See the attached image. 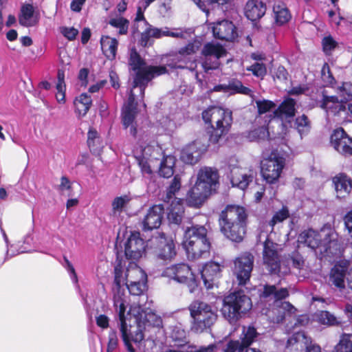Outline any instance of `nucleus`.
<instances>
[{
    "instance_id": "nucleus-63",
    "label": "nucleus",
    "mask_w": 352,
    "mask_h": 352,
    "mask_svg": "<svg viewBox=\"0 0 352 352\" xmlns=\"http://www.w3.org/2000/svg\"><path fill=\"white\" fill-rule=\"evenodd\" d=\"M109 318L104 314H99L96 316V324L102 329H107L109 326Z\"/></svg>"
},
{
    "instance_id": "nucleus-37",
    "label": "nucleus",
    "mask_w": 352,
    "mask_h": 352,
    "mask_svg": "<svg viewBox=\"0 0 352 352\" xmlns=\"http://www.w3.org/2000/svg\"><path fill=\"white\" fill-rule=\"evenodd\" d=\"M91 104L92 100L88 94L83 93L77 96L74 101V105L78 117L85 116L89 111Z\"/></svg>"
},
{
    "instance_id": "nucleus-50",
    "label": "nucleus",
    "mask_w": 352,
    "mask_h": 352,
    "mask_svg": "<svg viewBox=\"0 0 352 352\" xmlns=\"http://www.w3.org/2000/svg\"><path fill=\"white\" fill-rule=\"evenodd\" d=\"M147 280L136 281L135 283H126L124 285L126 286L129 293L134 296L141 295L146 288Z\"/></svg>"
},
{
    "instance_id": "nucleus-12",
    "label": "nucleus",
    "mask_w": 352,
    "mask_h": 352,
    "mask_svg": "<svg viewBox=\"0 0 352 352\" xmlns=\"http://www.w3.org/2000/svg\"><path fill=\"white\" fill-rule=\"evenodd\" d=\"M162 276L180 284L186 285L190 293L194 292L198 287V280L190 267L185 263H179L166 267L164 270Z\"/></svg>"
},
{
    "instance_id": "nucleus-9",
    "label": "nucleus",
    "mask_w": 352,
    "mask_h": 352,
    "mask_svg": "<svg viewBox=\"0 0 352 352\" xmlns=\"http://www.w3.org/2000/svg\"><path fill=\"white\" fill-rule=\"evenodd\" d=\"M289 296L286 288H279L276 285H265L261 295V299L270 298L274 300V307L264 314L272 320L273 322L279 323L283 320L286 312L292 313L294 307L288 302H282L281 300Z\"/></svg>"
},
{
    "instance_id": "nucleus-60",
    "label": "nucleus",
    "mask_w": 352,
    "mask_h": 352,
    "mask_svg": "<svg viewBox=\"0 0 352 352\" xmlns=\"http://www.w3.org/2000/svg\"><path fill=\"white\" fill-rule=\"evenodd\" d=\"M59 31L65 38L70 41L75 40L79 32L74 27L67 26L60 27Z\"/></svg>"
},
{
    "instance_id": "nucleus-8",
    "label": "nucleus",
    "mask_w": 352,
    "mask_h": 352,
    "mask_svg": "<svg viewBox=\"0 0 352 352\" xmlns=\"http://www.w3.org/2000/svg\"><path fill=\"white\" fill-rule=\"evenodd\" d=\"M298 243L304 244L311 250L320 249L321 253L333 254L337 250V235L331 230L322 229L318 232L312 229L302 232L298 237Z\"/></svg>"
},
{
    "instance_id": "nucleus-31",
    "label": "nucleus",
    "mask_w": 352,
    "mask_h": 352,
    "mask_svg": "<svg viewBox=\"0 0 352 352\" xmlns=\"http://www.w3.org/2000/svg\"><path fill=\"white\" fill-rule=\"evenodd\" d=\"M336 197L344 198L349 195L352 189V179L345 174H339L333 178Z\"/></svg>"
},
{
    "instance_id": "nucleus-42",
    "label": "nucleus",
    "mask_w": 352,
    "mask_h": 352,
    "mask_svg": "<svg viewBox=\"0 0 352 352\" xmlns=\"http://www.w3.org/2000/svg\"><path fill=\"white\" fill-rule=\"evenodd\" d=\"M131 200V197L127 195L115 197L111 204L113 215H120Z\"/></svg>"
},
{
    "instance_id": "nucleus-35",
    "label": "nucleus",
    "mask_w": 352,
    "mask_h": 352,
    "mask_svg": "<svg viewBox=\"0 0 352 352\" xmlns=\"http://www.w3.org/2000/svg\"><path fill=\"white\" fill-rule=\"evenodd\" d=\"M273 13L275 23L278 25L285 24L292 17L285 3L281 1H276L274 2Z\"/></svg>"
},
{
    "instance_id": "nucleus-13",
    "label": "nucleus",
    "mask_w": 352,
    "mask_h": 352,
    "mask_svg": "<svg viewBox=\"0 0 352 352\" xmlns=\"http://www.w3.org/2000/svg\"><path fill=\"white\" fill-rule=\"evenodd\" d=\"M285 165V160L278 153L272 152L261 164V175L269 184L276 183L280 177Z\"/></svg>"
},
{
    "instance_id": "nucleus-26",
    "label": "nucleus",
    "mask_w": 352,
    "mask_h": 352,
    "mask_svg": "<svg viewBox=\"0 0 352 352\" xmlns=\"http://www.w3.org/2000/svg\"><path fill=\"white\" fill-rule=\"evenodd\" d=\"M188 257L190 259L195 260L199 258H208L210 255V243L207 240L199 241L195 242H188L184 243Z\"/></svg>"
},
{
    "instance_id": "nucleus-6",
    "label": "nucleus",
    "mask_w": 352,
    "mask_h": 352,
    "mask_svg": "<svg viewBox=\"0 0 352 352\" xmlns=\"http://www.w3.org/2000/svg\"><path fill=\"white\" fill-rule=\"evenodd\" d=\"M247 214L243 207L230 205L220 214L221 231L229 239L241 242L246 232Z\"/></svg>"
},
{
    "instance_id": "nucleus-36",
    "label": "nucleus",
    "mask_w": 352,
    "mask_h": 352,
    "mask_svg": "<svg viewBox=\"0 0 352 352\" xmlns=\"http://www.w3.org/2000/svg\"><path fill=\"white\" fill-rule=\"evenodd\" d=\"M19 21L25 27H32L38 23V19L34 15V8L31 4H25L21 7Z\"/></svg>"
},
{
    "instance_id": "nucleus-33",
    "label": "nucleus",
    "mask_w": 352,
    "mask_h": 352,
    "mask_svg": "<svg viewBox=\"0 0 352 352\" xmlns=\"http://www.w3.org/2000/svg\"><path fill=\"white\" fill-rule=\"evenodd\" d=\"M347 266L342 264H336L331 269L329 275V281L337 288L342 291L345 288V277Z\"/></svg>"
},
{
    "instance_id": "nucleus-59",
    "label": "nucleus",
    "mask_w": 352,
    "mask_h": 352,
    "mask_svg": "<svg viewBox=\"0 0 352 352\" xmlns=\"http://www.w3.org/2000/svg\"><path fill=\"white\" fill-rule=\"evenodd\" d=\"M322 48L326 54H331L332 51L337 47V42L333 38L332 36H325L322 39Z\"/></svg>"
},
{
    "instance_id": "nucleus-24",
    "label": "nucleus",
    "mask_w": 352,
    "mask_h": 352,
    "mask_svg": "<svg viewBox=\"0 0 352 352\" xmlns=\"http://www.w3.org/2000/svg\"><path fill=\"white\" fill-rule=\"evenodd\" d=\"M333 148L342 155L352 154V139L349 138L342 128L336 129L331 137Z\"/></svg>"
},
{
    "instance_id": "nucleus-15",
    "label": "nucleus",
    "mask_w": 352,
    "mask_h": 352,
    "mask_svg": "<svg viewBox=\"0 0 352 352\" xmlns=\"http://www.w3.org/2000/svg\"><path fill=\"white\" fill-rule=\"evenodd\" d=\"M211 144L206 135L197 138L195 141L184 146L181 152L180 159L185 164H197L201 155L207 151Z\"/></svg>"
},
{
    "instance_id": "nucleus-46",
    "label": "nucleus",
    "mask_w": 352,
    "mask_h": 352,
    "mask_svg": "<svg viewBox=\"0 0 352 352\" xmlns=\"http://www.w3.org/2000/svg\"><path fill=\"white\" fill-rule=\"evenodd\" d=\"M87 144L90 151L94 153H99L100 151V140L96 130L90 129L87 134Z\"/></svg>"
},
{
    "instance_id": "nucleus-47",
    "label": "nucleus",
    "mask_w": 352,
    "mask_h": 352,
    "mask_svg": "<svg viewBox=\"0 0 352 352\" xmlns=\"http://www.w3.org/2000/svg\"><path fill=\"white\" fill-rule=\"evenodd\" d=\"M336 350L337 352H352V334H343Z\"/></svg>"
},
{
    "instance_id": "nucleus-64",
    "label": "nucleus",
    "mask_w": 352,
    "mask_h": 352,
    "mask_svg": "<svg viewBox=\"0 0 352 352\" xmlns=\"http://www.w3.org/2000/svg\"><path fill=\"white\" fill-rule=\"evenodd\" d=\"M287 72L283 66H279L275 72L274 78L280 81H285L287 79Z\"/></svg>"
},
{
    "instance_id": "nucleus-16",
    "label": "nucleus",
    "mask_w": 352,
    "mask_h": 352,
    "mask_svg": "<svg viewBox=\"0 0 352 352\" xmlns=\"http://www.w3.org/2000/svg\"><path fill=\"white\" fill-rule=\"evenodd\" d=\"M258 333L253 326H243L240 335V340H231L228 342L224 349V352H249L253 348L249 346L254 342Z\"/></svg>"
},
{
    "instance_id": "nucleus-19",
    "label": "nucleus",
    "mask_w": 352,
    "mask_h": 352,
    "mask_svg": "<svg viewBox=\"0 0 352 352\" xmlns=\"http://www.w3.org/2000/svg\"><path fill=\"white\" fill-rule=\"evenodd\" d=\"M254 256L250 253H244L234 261L233 272L240 285H245L250 280L253 269Z\"/></svg>"
},
{
    "instance_id": "nucleus-30",
    "label": "nucleus",
    "mask_w": 352,
    "mask_h": 352,
    "mask_svg": "<svg viewBox=\"0 0 352 352\" xmlns=\"http://www.w3.org/2000/svg\"><path fill=\"white\" fill-rule=\"evenodd\" d=\"M309 342V339L306 336L304 332L298 331L294 333L293 336L287 340V348L296 345V349H298V346L300 348L306 347L305 352H321V349L318 345H308Z\"/></svg>"
},
{
    "instance_id": "nucleus-4",
    "label": "nucleus",
    "mask_w": 352,
    "mask_h": 352,
    "mask_svg": "<svg viewBox=\"0 0 352 352\" xmlns=\"http://www.w3.org/2000/svg\"><path fill=\"white\" fill-rule=\"evenodd\" d=\"M134 155L144 176H151L157 170L161 176L166 178L174 174L175 158L172 155L164 156L159 146L140 145L134 150Z\"/></svg>"
},
{
    "instance_id": "nucleus-52",
    "label": "nucleus",
    "mask_w": 352,
    "mask_h": 352,
    "mask_svg": "<svg viewBox=\"0 0 352 352\" xmlns=\"http://www.w3.org/2000/svg\"><path fill=\"white\" fill-rule=\"evenodd\" d=\"M147 8L148 7H144V3L140 1H139L136 17L135 19V25H136L138 31L148 23L144 16V12Z\"/></svg>"
},
{
    "instance_id": "nucleus-61",
    "label": "nucleus",
    "mask_w": 352,
    "mask_h": 352,
    "mask_svg": "<svg viewBox=\"0 0 352 352\" xmlns=\"http://www.w3.org/2000/svg\"><path fill=\"white\" fill-rule=\"evenodd\" d=\"M118 338L116 332L111 330L109 333L107 352H113L118 347Z\"/></svg>"
},
{
    "instance_id": "nucleus-18",
    "label": "nucleus",
    "mask_w": 352,
    "mask_h": 352,
    "mask_svg": "<svg viewBox=\"0 0 352 352\" xmlns=\"http://www.w3.org/2000/svg\"><path fill=\"white\" fill-rule=\"evenodd\" d=\"M202 67L206 72L215 69L219 65V58L226 55L225 48L219 43H208L201 51Z\"/></svg>"
},
{
    "instance_id": "nucleus-25",
    "label": "nucleus",
    "mask_w": 352,
    "mask_h": 352,
    "mask_svg": "<svg viewBox=\"0 0 352 352\" xmlns=\"http://www.w3.org/2000/svg\"><path fill=\"white\" fill-rule=\"evenodd\" d=\"M151 244L157 243V254L163 260H171L176 254L175 245L171 239H168L164 234L150 239Z\"/></svg>"
},
{
    "instance_id": "nucleus-54",
    "label": "nucleus",
    "mask_w": 352,
    "mask_h": 352,
    "mask_svg": "<svg viewBox=\"0 0 352 352\" xmlns=\"http://www.w3.org/2000/svg\"><path fill=\"white\" fill-rule=\"evenodd\" d=\"M268 136L269 132L267 127L263 126L250 131L248 135V138L251 141H255L258 140H265V138H267Z\"/></svg>"
},
{
    "instance_id": "nucleus-22",
    "label": "nucleus",
    "mask_w": 352,
    "mask_h": 352,
    "mask_svg": "<svg viewBox=\"0 0 352 352\" xmlns=\"http://www.w3.org/2000/svg\"><path fill=\"white\" fill-rule=\"evenodd\" d=\"M263 258L264 264L271 273L278 274L280 272L278 245L268 239L264 243Z\"/></svg>"
},
{
    "instance_id": "nucleus-32",
    "label": "nucleus",
    "mask_w": 352,
    "mask_h": 352,
    "mask_svg": "<svg viewBox=\"0 0 352 352\" xmlns=\"http://www.w3.org/2000/svg\"><path fill=\"white\" fill-rule=\"evenodd\" d=\"M265 11V5L259 0H249L245 7V14L252 21L261 19Z\"/></svg>"
},
{
    "instance_id": "nucleus-41",
    "label": "nucleus",
    "mask_w": 352,
    "mask_h": 352,
    "mask_svg": "<svg viewBox=\"0 0 352 352\" xmlns=\"http://www.w3.org/2000/svg\"><path fill=\"white\" fill-rule=\"evenodd\" d=\"M57 83L56 86V98L58 103L65 102L66 85L65 83V72L63 69H58L57 74Z\"/></svg>"
},
{
    "instance_id": "nucleus-29",
    "label": "nucleus",
    "mask_w": 352,
    "mask_h": 352,
    "mask_svg": "<svg viewBox=\"0 0 352 352\" xmlns=\"http://www.w3.org/2000/svg\"><path fill=\"white\" fill-rule=\"evenodd\" d=\"M221 267L217 263L209 262L200 271L201 278L206 289L213 287L214 281L220 276Z\"/></svg>"
},
{
    "instance_id": "nucleus-27",
    "label": "nucleus",
    "mask_w": 352,
    "mask_h": 352,
    "mask_svg": "<svg viewBox=\"0 0 352 352\" xmlns=\"http://www.w3.org/2000/svg\"><path fill=\"white\" fill-rule=\"evenodd\" d=\"M296 101L290 98L283 100V102L276 109L272 114L270 115V120L277 118L282 122H290L295 116Z\"/></svg>"
},
{
    "instance_id": "nucleus-45",
    "label": "nucleus",
    "mask_w": 352,
    "mask_h": 352,
    "mask_svg": "<svg viewBox=\"0 0 352 352\" xmlns=\"http://www.w3.org/2000/svg\"><path fill=\"white\" fill-rule=\"evenodd\" d=\"M109 23L113 28L119 30L118 34L120 35L127 34L129 25V21L127 19L122 16H118L110 19Z\"/></svg>"
},
{
    "instance_id": "nucleus-1",
    "label": "nucleus",
    "mask_w": 352,
    "mask_h": 352,
    "mask_svg": "<svg viewBox=\"0 0 352 352\" xmlns=\"http://www.w3.org/2000/svg\"><path fill=\"white\" fill-rule=\"evenodd\" d=\"M119 330L129 352H136L132 343L144 352H155L157 339L163 333L162 320L151 309L133 305L123 315V321L119 320Z\"/></svg>"
},
{
    "instance_id": "nucleus-51",
    "label": "nucleus",
    "mask_w": 352,
    "mask_h": 352,
    "mask_svg": "<svg viewBox=\"0 0 352 352\" xmlns=\"http://www.w3.org/2000/svg\"><path fill=\"white\" fill-rule=\"evenodd\" d=\"M193 1L208 16L209 12L208 6L214 5L223 6L226 4L229 0H193Z\"/></svg>"
},
{
    "instance_id": "nucleus-2",
    "label": "nucleus",
    "mask_w": 352,
    "mask_h": 352,
    "mask_svg": "<svg viewBox=\"0 0 352 352\" xmlns=\"http://www.w3.org/2000/svg\"><path fill=\"white\" fill-rule=\"evenodd\" d=\"M129 65L135 72V76L127 103L122 109V119L124 128L130 126V134L136 138L138 132L134 120L137 115V107L134 90L138 89L140 96L143 97L148 82L155 76L166 74L167 69L165 66H147L135 49L131 50Z\"/></svg>"
},
{
    "instance_id": "nucleus-44",
    "label": "nucleus",
    "mask_w": 352,
    "mask_h": 352,
    "mask_svg": "<svg viewBox=\"0 0 352 352\" xmlns=\"http://www.w3.org/2000/svg\"><path fill=\"white\" fill-rule=\"evenodd\" d=\"M337 94L338 99L344 104L348 100L352 99V84L350 82H343L341 86L338 87Z\"/></svg>"
},
{
    "instance_id": "nucleus-28",
    "label": "nucleus",
    "mask_w": 352,
    "mask_h": 352,
    "mask_svg": "<svg viewBox=\"0 0 352 352\" xmlns=\"http://www.w3.org/2000/svg\"><path fill=\"white\" fill-rule=\"evenodd\" d=\"M164 214V208L161 205H155L151 207L147 212L143 220V228L144 230H151L160 227Z\"/></svg>"
},
{
    "instance_id": "nucleus-39",
    "label": "nucleus",
    "mask_w": 352,
    "mask_h": 352,
    "mask_svg": "<svg viewBox=\"0 0 352 352\" xmlns=\"http://www.w3.org/2000/svg\"><path fill=\"white\" fill-rule=\"evenodd\" d=\"M168 210V219L170 223L179 224L182 221L184 214L182 200L175 197L172 201Z\"/></svg>"
},
{
    "instance_id": "nucleus-34",
    "label": "nucleus",
    "mask_w": 352,
    "mask_h": 352,
    "mask_svg": "<svg viewBox=\"0 0 352 352\" xmlns=\"http://www.w3.org/2000/svg\"><path fill=\"white\" fill-rule=\"evenodd\" d=\"M208 239L207 238V230L203 226H193L190 228H188L184 233V243H188V242L193 241L197 243L199 241H204Z\"/></svg>"
},
{
    "instance_id": "nucleus-56",
    "label": "nucleus",
    "mask_w": 352,
    "mask_h": 352,
    "mask_svg": "<svg viewBox=\"0 0 352 352\" xmlns=\"http://www.w3.org/2000/svg\"><path fill=\"white\" fill-rule=\"evenodd\" d=\"M180 187H181L180 178L178 175H175L167 190L166 201H167V202L170 201V200L171 199H173L175 192L179 190Z\"/></svg>"
},
{
    "instance_id": "nucleus-5",
    "label": "nucleus",
    "mask_w": 352,
    "mask_h": 352,
    "mask_svg": "<svg viewBox=\"0 0 352 352\" xmlns=\"http://www.w3.org/2000/svg\"><path fill=\"white\" fill-rule=\"evenodd\" d=\"M219 173L210 167L201 168L193 187L188 192L186 202L188 206L199 208L216 190L219 185Z\"/></svg>"
},
{
    "instance_id": "nucleus-17",
    "label": "nucleus",
    "mask_w": 352,
    "mask_h": 352,
    "mask_svg": "<svg viewBox=\"0 0 352 352\" xmlns=\"http://www.w3.org/2000/svg\"><path fill=\"white\" fill-rule=\"evenodd\" d=\"M138 32L141 33L140 43L143 47L150 46L153 45L154 39L160 38L164 36L179 38L183 36L182 32L172 31L167 27L162 28H155L148 23L138 30Z\"/></svg>"
},
{
    "instance_id": "nucleus-40",
    "label": "nucleus",
    "mask_w": 352,
    "mask_h": 352,
    "mask_svg": "<svg viewBox=\"0 0 352 352\" xmlns=\"http://www.w3.org/2000/svg\"><path fill=\"white\" fill-rule=\"evenodd\" d=\"M328 113L336 114L344 109V104L338 96H325L322 104Z\"/></svg>"
},
{
    "instance_id": "nucleus-57",
    "label": "nucleus",
    "mask_w": 352,
    "mask_h": 352,
    "mask_svg": "<svg viewBox=\"0 0 352 352\" xmlns=\"http://www.w3.org/2000/svg\"><path fill=\"white\" fill-rule=\"evenodd\" d=\"M289 217V211L287 207H283L281 210L276 212L273 216L271 221L269 222L270 226L273 229L274 226L278 223L283 221Z\"/></svg>"
},
{
    "instance_id": "nucleus-3",
    "label": "nucleus",
    "mask_w": 352,
    "mask_h": 352,
    "mask_svg": "<svg viewBox=\"0 0 352 352\" xmlns=\"http://www.w3.org/2000/svg\"><path fill=\"white\" fill-rule=\"evenodd\" d=\"M114 285L113 287V301L115 312L119 320L123 321V315L126 314V308L129 305L128 296L125 293L126 283L147 280L146 274L135 263H131L124 272L121 261H116L114 267Z\"/></svg>"
},
{
    "instance_id": "nucleus-21",
    "label": "nucleus",
    "mask_w": 352,
    "mask_h": 352,
    "mask_svg": "<svg viewBox=\"0 0 352 352\" xmlns=\"http://www.w3.org/2000/svg\"><path fill=\"white\" fill-rule=\"evenodd\" d=\"M151 243L150 240L145 242L139 232H132L124 244V254L127 259L138 260Z\"/></svg>"
},
{
    "instance_id": "nucleus-48",
    "label": "nucleus",
    "mask_w": 352,
    "mask_h": 352,
    "mask_svg": "<svg viewBox=\"0 0 352 352\" xmlns=\"http://www.w3.org/2000/svg\"><path fill=\"white\" fill-rule=\"evenodd\" d=\"M228 88V92L230 94L238 93L249 96L252 93V91L248 87L243 86L241 81L236 80L230 81Z\"/></svg>"
},
{
    "instance_id": "nucleus-10",
    "label": "nucleus",
    "mask_w": 352,
    "mask_h": 352,
    "mask_svg": "<svg viewBox=\"0 0 352 352\" xmlns=\"http://www.w3.org/2000/svg\"><path fill=\"white\" fill-rule=\"evenodd\" d=\"M191 318V329L196 333H201L210 329L217 319V311L211 305L200 300H195L188 306Z\"/></svg>"
},
{
    "instance_id": "nucleus-11",
    "label": "nucleus",
    "mask_w": 352,
    "mask_h": 352,
    "mask_svg": "<svg viewBox=\"0 0 352 352\" xmlns=\"http://www.w3.org/2000/svg\"><path fill=\"white\" fill-rule=\"evenodd\" d=\"M251 307L252 302L249 297L241 292H235L225 298L221 311L230 323H234Z\"/></svg>"
},
{
    "instance_id": "nucleus-38",
    "label": "nucleus",
    "mask_w": 352,
    "mask_h": 352,
    "mask_svg": "<svg viewBox=\"0 0 352 352\" xmlns=\"http://www.w3.org/2000/svg\"><path fill=\"white\" fill-rule=\"evenodd\" d=\"M101 48L104 56L109 60L116 58L118 41L109 36H102L100 38Z\"/></svg>"
},
{
    "instance_id": "nucleus-14",
    "label": "nucleus",
    "mask_w": 352,
    "mask_h": 352,
    "mask_svg": "<svg viewBox=\"0 0 352 352\" xmlns=\"http://www.w3.org/2000/svg\"><path fill=\"white\" fill-rule=\"evenodd\" d=\"M228 166L230 171V182L233 187L244 190L252 183L256 173L252 169L242 168L235 157L229 160Z\"/></svg>"
},
{
    "instance_id": "nucleus-58",
    "label": "nucleus",
    "mask_w": 352,
    "mask_h": 352,
    "mask_svg": "<svg viewBox=\"0 0 352 352\" xmlns=\"http://www.w3.org/2000/svg\"><path fill=\"white\" fill-rule=\"evenodd\" d=\"M247 70L252 72L254 76L263 78L267 74V68L263 63H255L247 67Z\"/></svg>"
},
{
    "instance_id": "nucleus-55",
    "label": "nucleus",
    "mask_w": 352,
    "mask_h": 352,
    "mask_svg": "<svg viewBox=\"0 0 352 352\" xmlns=\"http://www.w3.org/2000/svg\"><path fill=\"white\" fill-rule=\"evenodd\" d=\"M258 112L260 115L276 109V104L268 100H259L256 101Z\"/></svg>"
},
{
    "instance_id": "nucleus-62",
    "label": "nucleus",
    "mask_w": 352,
    "mask_h": 352,
    "mask_svg": "<svg viewBox=\"0 0 352 352\" xmlns=\"http://www.w3.org/2000/svg\"><path fill=\"white\" fill-rule=\"evenodd\" d=\"M64 261H65L64 267H65L67 272L69 273L71 280H72V282L74 284H77L78 283V276H77V274L76 273L74 266L72 265L71 262L66 257H64Z\"/></svg>"
},
{
    "instance_id": "nucleus-20",
    "label": "nucleus",
    "mask_w": 352,
    "mask_h": 352,
    "mask_svg": "<svg viewBox=\"0 0 352 352\" xmlns=\"http://www.w3.org/2000/svg\"><path fill=\"white\" fill-rule=\"evenodd\" d=\"M199 42L190 43L182 48L178 53L168 56L166 66L170 69L184 68L191 61V56L199 49Z\"/></svg>"
},
{
    "instance_id": "nucleus-7",
    "label": "nucleus",
    "mask_w": 352,
    "mask_h": 352,
    "mask_svg": "<svg viewBox=\"0 0 352 352\" xmlns=\"http://www.w3.org/2000/svg\"><path fill=\"white\" fill-rule=\"evenodd\" d=\"M202 118L206 123L215 122L212 126L208 140L212 144H218L221 138L226 135L232 123V111L221 107H212L202 113Z\"/></svg>"
},
{
    "instance_id": "nucleus-49",
    "label": "nucleus",
    "mask_w": 352,
    "mask_h": 352,
    "mask_svg": "<svg viewBox=\"0 0 352 352\" xmlns=\"http://www.w3.org/2000/svg\"><path fill=\"white\" fill-rule=\"evenodd\" d=\"M295 127L301 137L306 135L310 129L308 118L305 115L298 117L295 121Z\"/></svg>"
},
{
    "instance_id": "nucleus-53",
    "label": "nucleus",
    "mask_w": 352,
    "mask_h": 352,
    "mask_svg": "<svg viewBox=\"0 0 352 352\" xmlns=\"http://www.w3.org/2000/svg\"><path fill=\"white\" fill-rule=\"evenodd\" d=\"M319 322L326 325H335L338 324L337 318L327 311H322L318 314Z\"/></svg>"
},
{
    "instance_id": "nucleus-23",
    "label": "nucleus",
    "mask_w": 352,
    "mask_h": 352,
    "mask_svg": "<svg viewBox=\"0 0 352 352\" xmlns=\"http://www.w3.org/2000/svg\"><path fill=\"white\" fill-rule=\"evenodd\" d=\"M215 38L232 41L237 37L236 27L228 20H222L210 24Z\"/></svg>"
},
{
    "instance_id": "nucleus-43",
    "label": "nucleus",
    "mask_w": 352,
    "mask_h": 352,
    "mask_svg": "<svg viewBox=\"0 0 352 352\" xmlns=\"http://www.w3.org/2000/svg\"><path fill=\"white\" fill-rule=\"evenodd\" d=\"M166 333L175 342H182L186 338V331L181 324L170 326L166 329Z\"/></svg>"
}]
</instances>
